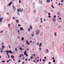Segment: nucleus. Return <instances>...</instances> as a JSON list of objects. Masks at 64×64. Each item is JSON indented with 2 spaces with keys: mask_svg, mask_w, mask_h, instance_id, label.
Returning <instances> with one entry per match:
<instances>
[{
  "mask_svg": "<svg viewBox=\"0 0 64 64\" xmlns=\"http://www.w3.org/2000/svg\"><path fill=\"white\" fill-rule=\"evenodd\" d=\"M61 2H62V3H63L64 2V0H61Z\"/></svg>",
  "mask_w": 64,
  "mask_h": 64,
  "instance_id": "24",
  "label": "nucleus"
},
{
  "mask_svg": "<svg viewBox=\"0 0 64 64\" xmlns=\"http://www.w3.org/2000/svg\"><path fill=\"white\" fill-rule=\"evenodd\" d=\"M46 51H47V52H49V50H47Z\"/></svg>",
  "mask_w": 64,
  "mask_h": 64,
  "instance_id": "41",
  "label": "nucleus"
},
{
  "mask_svg": "<svg viewBox=\"0 0 64 64\" xmlns=\"http://www.w3.org/2000/svg\"><path fill=\"white\" fill-rule=\"evenodd\" d=\"M23 59H25V58H22Z\"/></svg>",
  "mask_w": 64,
  "mask_h": 64,
  "instance_id": "58",
  "label": "nucleus"
},
{
  "mask_svg": "<svg viewBox=\"0 0 64 64\" xmlns=\"http://www.w3.org/2000/svg\"><path fill=\"white\" fill-rule=\"evenodd\" d=\"M18 26H21V25H20V24H19L18 25Z\"/></svg>",
  "mask_w": 64,
  "mask_h": 64,
  "instance_id": "36",
  "label": "nucleus"
},
{
  "mask_svg": "<svg viewBox=\"0 0 64 64\" xmlns=\"http://www.w3.org/2000/svg\"><path fill=\"white\" fill-rule=\"evenodd\" d=\"M2 63H4L5 62V60H3V61H2Z\"/></svg>",
  "mask_w": 64,
  "mask_h": 64,
  "instance_id": "19",
  "label": "nucleus"
},
{
  "mask_svg": "<svg viewBox=\"0 0 64 64\" xmlns=\"http://www.w3.org/2000/svg\"><path fill=\"white\" fill-rule=\"evenodd\" d=\"M31 60L30 59H28V60L29 61H30V60Z\"/></svg>",
  "mask_w": 64,
  "mask_h": 64,
  "instance_id": "60",
  "label": "nucleus"
},
{
  "mask_svg": "<svg viewBox=\"0 0 64 64\" xmlns=\"http://www.w3.org/2000/svg\"><path fill=\"white\" fill-rule=\"evenodd\" d=\"M42 43H40V45H42Z\"/></svg>",
  "mask_w": 64,
  "mask_h": 64,
  "instance_id": "64",
  "label": "nucleus"
},
{
  "mask_svg": "<svg viewBox=\"0 0 64 64\" xmlns=\"http://www.w3.org/2000/svg\"><path fill=\"white\" fill-rule=\"evenodd\" d=\"M44 59H46V57H44Z\"/></svg>",
  "mask_w": 64,
  "mask_h": 64,
  "instance_id": "59",
  "label": "nucleus"
},
{
  "mask_svg": "<svg viewBox=\"0 0 64 64\" xmlns=\"http://www.w3.org/2000/svg\"><path fill=\"white\" fill-rule=\"evenodd\" d=\"M30 43H31V42H32V41L31 40L30 41Z\"/></svg>",
  "mask_w": 64,
  "mask_h": 64,
  "instance_id": "62",
  "label": "nucleus"
},
{
  "mask_svg": "<svg viewBox=\"0 0 64 64\" xmlns=\"http://www.w3.org/2000/svg\"><path fill=\"white\" fill-rule=\"evenodd\" d=\"M2 48H5V46H3V45H2Z\"/></svg>",
  "mask_w": 64,
  "mask_h": 64,
  "instance_id": "26",
  "label": "nucleus"
},
{
  "mask_svg": "<svg viewBox=\"0 0 64 64\" xmlns=\"http://www.w3.org/2000/svg\"><path fill=\"white\" fill-rule=\"evenodd\" d=\"M36 34L37 35H38V34L40 33V30H36Z\"/></svg>",
  "mask_w": 64,
  "mask_h": 64,
  "instance_id": "1",
  "label": "nucleus"
},
{
  "mask_svg": "<svg viewBox=\"0 0 64 64\" xmlns=\"http://www.w3.org/2000/svg\"><path fill=\"white\" fill-rule=\"evenodd\" d=\"M26 57H27V56H28V54H26Z\"/></svg>",
  "mask_w": 64,
  "mask_h": 64,
  "instance_id": "37",
  "label": "nucleus"
},
{
  "mask_svg": "<svg viewBox=\"0 0 64 64\" xmlns=\"http://www.w3.org/2000/svg\"><path fill=\"white\" fill-rule=\"evenodd\" d=\"M21 54H20V56H19V57L20 58L21 57Z\"/></svg>",
  "mask_w": 64,
  "mask_h": 64,
  "instance_id": "55",
  "label": "nucleus"
},
{
  "mask_svg": "<svg viewBox=\"0 0 64 64\" xmlns=\"http://www.w3.org/2000/svg\"><path fill=\"white\" fill-rule=\"evenodd\" d=\"M20 61H21L20 60H19L18 61V62H20Z\"/></svg>",
  "mask_w": 64,
  "mask_h": 64,
  "instance_id": "43",
  "label": "nucleus"
},
{
  "mask_svg": "<svg viewBox=\"0 0 64 64\" xmlns=\"http://www.w3.org/2000/svg\"><path fill=\"white\" fill-rule=\"evenodd\" d=\"M25 60H26V61H27V59L26 58Z\"/></svg>",
  "mask_w": 64,
  "mask_h": 64,
  "instance_id": "54",
  "label": "nucleus"
},
{
  "mask_svg": "<svg viewBox=\"0 0 64 64\" xmlns=\"http://www.w3.org/2000/svg\"><path fill=\"white\" fill-rule=\"evenodd\" d=\"M54 34H55V36H56V33L54 32Z\"/></svg>",
  "mask_w": 64,
  "mask_h": 64,
  "instance_id": "40",
  "label": "nucleus"
},
{
  "mask_svg": "<svg viewBox=\"0 0 64 64\" xmlns=\"http://www.w3.org/2000/svg\"><path fill=\"white\" fill-rule=\"evenodd\" d=\"M39 61V60H37V62H38Z\"/></svg>",
  "mask_w": 64,
  "mask_h": 64,
  "instance_id": "50",
  "label": "nucleus"
},
{
  "mask_svg": "<svg viewBox=\"0 0 64 64\" xmlns=\"http://www.w3.org/2000/svg\"><path fill=\"white\" fill-rule=\"evenodd\" d=\"M24 40V37H22V41H23Z\"/></svg>",
  "mask_w": 64,
  "mask_h": 64,
  "instance_id": "9",
  "label": "nucleus"
},
{
  "mask_svg": "<svg viewBox=\"0 0 64 64\" xmlns=\"http://www.w3.org/2000/svg\"><path fill=\"white\" fill-rule=\"evenodd\" d=\"M23 11V8H22V9L21 8H20V12H22Z\"/></svg>",
  "mask_w": 64,
  "mask_h": 64,
  "instance_id": "4",
  "label": "nucleus"
},
{
  "mask_svg": "<svg viewBox=\"0 0 64 64\" xmlns=\"http://www.w3.org/2000/svg\"><path fill=\"white\" fill-rule=\"evenodd\" d=\"M15 50L16 51H17V48H15Z\"/></svg>",
  "mask_w": 64,
  "mask_h": 64,
  "instance_id": "34",
  "label": "nucleus"
},
{
  "mask_svg": "<svg viewBox=\"0 0 64 64\" xmlns=\"http://www.w3.org/2000/svg\"><path fill=\"white\" fill-rule=\"evenodd\" d=\"M33 61H34V62H35V63H36V62L35 61V60H33Z\"/></svg>",
  "mask_w": 64,
  "mask_h": 64,
  "instance_id": "48",
  "label": "nucleus"
},
{
  "mask_svg": "<svg viewBox=\"0 0 64 64\" xmlns=\"http://www.w3.org/2000/svg\"><path fill=\"white\" fill-rule=\"evenodd\" d=\"M20 50H24V49H22V48L21 47L20 48Z\"/></svg>",
  "mask_w": 64,
  "mask_h": 64,
  "instance_id": "14",
  "label": "nucleus"
},
{
  "mask_svg": "<svg viewBox=\"0 0 64 64\" xmlns=\"http://www.w3.org/2000/svg\"><path fill=\"white\" fill-rule=\"evenodd\" d=\"M11 56V58H12V59H14V58H15V57H14V56Z\"/></svg>",
  "mask_w": 64,
  "mask_h": 64,
  "instance_id": "7",
  "label": "nucleus"
},
{
  "mask_svg": "<svg viewBox=\"0 0 64 64\" xmlns=\"http://www.w3.org/2000/svg\"><path fill=\"white\" fill-rule=\"evenodd\" d=\"M30 28H31V29H32V26H30Z\"/></svg>",
  "mask_w": 64,
  "mask_h": 64,
  "instance_id": "25",
  "label": "nucleus"
},
{
  "mask_svg": "<svg viewBox=\"0 0 64 64\" xmlns=\"http://www.w3.org/2000/svg\"><path fill=\"white\" fill-rule=\"evenodd\" d=\"M20 30H24V29H23V28H20Z\"/></svg>",
  "mask_w": 64,
  "mask_h": 64,
  "instance_id": "10",
  "label": "nucleus"
},
{
  "mask_svg": "<svg viewBox=\"0 0 64 64\" xmlns=\"http://www.w3.org/2000/svg\"><path fill=\"white\" fill-rule=\"evenodd\" d=\"M26 42H27V43H28V40H27L26 41Z\"/></svg>",
  "mask_w": 64,
  "mask_h": 64,
  "instance_id": "49",
  "label": "nucleus"
},
{
  "mask_svg": "<svg viewBox=\"0 0 64 64\" xmlns=\"http://www.w3.org/2000/svg\"><path fill=\"white\" fill-rule=\"evenodd\" d=\"M40 61H42V60H41V58L40 59Z\"/></svg>",
  "mask_w": 64,
  "mask_h": 64,
  "instance_id": "46",
  "label": "nucleus"
},
{
  "mask_svg": "<svg viewBox=\"0 0 64 64\" xmlns=\"http://www.w3.org/2000/svg\"><path fill=\"white\" fill-rule=\"evenodd\" d=\"M4 44V43H2V44H1L2 45H3Z\"/></svg>",
  "mask_w": 64,
  "mask_h": 64,
  "instance_id": "57",
  "label": "nucleus"
},
{
  "mask_svg": "<svg viewBox=\"0 0 64 64\" xmlns=\"http://www.w3.org/2000/svg\"><path fill=\"white\" fill-rule=\"evenodd\" d=\"M19 2L20 3H21L22 2L21 1H20V0L19 1Z\"/></svg>",
  "mask_w": 64,
  "mask_h": 64,
  "instance_id": "31",
  "label": "nucleus"
},
{
  "mask_svg": "<svg viewBox=\"0 0 64 64\" xmlns=\"http://www.w3.org/2000/svg\"><path fill=\"white\" fill-rule=\"evenodd\" d=\"M6 54L7 55H8V53H7Z\"/></svg>",
  "mask_w": 64,
  "mask_h": 64,
  "instance_id": "61",
  "label": "nucleus"
},
{
  "mask_svg": "<svg viewBox=\"0 0 64 64\" xmlns=\"http://www.w3.org/2000/svg\"><path fill=\"white\" fill-rule=\"evenodd\" d=\"M2 19H3V18H0V23L2 21Z\"/></svg>",
  "mask_w": 64,
  "mask_h": 64,
  "instance_id": "2",
  "label": "nucleus"
},
{
  "mask_svg": "<svg viewBox=\"0 0 64 64\" xmlns=\"http://www.w3.org/2000/svg\"><path fill=\"white\" fill-rule=\"evenodd\" d=\"M32 37L34 36V35L32 34Z\"/></svg>",
  "mask_w": 64,
  "mask_h": 64,
  "instance_id": "51",
  "label": "nucleus"
},
{
  "mask_svg": "<svg viewBox=\"0 0 64 64\" xmlns=\"http://www.w3.org/2000/svg\"><path fill=\"white\" fill-rule=\"evenodd\" d=\"M30 59H32V56L30 57Z\"/></svg>",
  "mask_w": 64,
  "mask_h": 64,
  "instance_id": "39",
  "label": "nucleus"
},
{
  "mask_svg": "<svg viewBox=\"0 0 64 64\" xmlns=\"http://www.w3.org/2000/svg\"><path fill=\"white\" fill-rule=\"evenodd\" d=\"M52 21H55V19H52Z\"/></svg>",
  "mask_w": 64,
  "mask_h": 64,
  "instance_id": "18",
  "label": "nucleus"
},
{
  "mask_svg": "<svg viewBox=\"0 0 64 64\" xmlns=\"http://www.w3.org/2000/svg\"><path fill=\"white\" fill-rule=\"evenodd\" d=\"M15 17H13L12 18L14 20V19H15Z\"/></svg>",
  "mask_w": 64,
  "mask_h": 64,
  "instance_id": "35",
  "label": "nucleus"
},
{
  "mask_svg": "<svg viewBox=\"0 0 64 64\" xmlns=\"http://www.w3.org/2000/svg\"><path fill=\"white\" fill-rule=\"evenodd\" d=\"M13 8L14 9H16V7L14 6H12Z\"/></svg>",
  "mask_w": 64,
  "mask_h": 64,
  "instance_id": "6",
  "label": "nucleus"
},
{
  "mask_svg": "<svg viewBox=\"0 0 64 64\" xmlns=\"http://www.w3.org/2000/svg\"><path fill=\"white\" fill-rule=\"evenodd\" d=\"M16 22L17 23H18V22H19V20H16Z\"/></svg>",
  "mask_w": 64,
  "mask_h": 64,
  "instance_id": "13",
  "label": "nucleus"
},
{
  "mask_svg": "<svg viewBox=\"0 0 64 64\" xmlns=\"http://www.w3.org/2000/svg\"><path fill=\"white\" fill-rule=\"evenodd\" d=\"M43 61H44V62H45V60H44V59H43Z\"/></svg>",
  "mask_w": 64,
  "mask_h": 64,
  "instance_id": "33",
  "label": "nucleus"
},
{
  "mask_svg": "<svg viewBox=\"0 0 64 64\" xmlns=\"http://www.w3.org/2000/svg\"><path fill=\"white\" fill-rule=\"evenodd\" d=\"M48 15H50V13H49L48 14Z\"/></svg>",
  "mask_w": 64,
  "mask_h": 64,
  "instance_id": "47",
  "label": "nucleus"
},
{
  "mask_svg": "<svg viewBox=\"0 0 64 64\" xmlns=\"http://www.w3.org/2000/svg\"><path fill=\"white\" fill-rule=\"evenodd\" d=\"M9 52V53H10V54H12V52H11V50H10Z\"/></svg>",
  "mask_w": 64,
  "mask_h": 64,
  "instance_id": "8",
  "label": "nucleus"
},
{
  "mask_svg": "<svg viewBox=\"0 0 64 64\" xmlns=\"http://www.w3.org/2000/svg\"><path fill=\"white\" fill-rule=\"evenodd\" d=\"M8 58H10V56H9V55H8Z\"/></svg>",
  "mask_w": 64,
  "mask_h": 64,
  "instance_id": "32",
  "label": "nucleus"
},
{
  "mask_svg": "<svg viewBox=\"0 0 64 64\" xmlns=\"http://www.w3.org/2000/svg\"><path fill=\"white\" fill-rule=\"evenodd\" d=\"M52 59H53V62H55V58H54V57H52Z\"/></svg>",
  "mask_w": 64,
  "mask_h": 64,
  "instance_id": "5",
  "label": "nucleus"
},
{
  "mask_svg": "<svg viewBox=\"0 0 64 64\" xmlns=\"http://www.w3.org/2000/svg\"><path fill=\"white\" fill-rule=\"evenodd\" d=\"M31 30V29H30V28H29L28 29V31H30Z\"/></svg>",
  "mask_w": 64,
  "mask_h": 64,
  "instance_id": "12",
  "label": "nucleus"
},
{
  "mask_svg": "<svg viewBox=\"0 0 64 64\" xmlns=\"http://www.w3.org/2000/svg\"><path fill=\"white\" fill-rule=\"evenodd\" d=\"M12 2H10V3L9 4V5H11V4H12Z\"/></svg>",
  "mask_w": 64,
  "mask_h": 64,
  "instance_id": "16",
  "label": "nucleus"
},
{
  "mask_svg": "<svg viewBox=\"0 0 64 64\" xmlns=\"http://www.w3.org/2000/svg\"><path fill=\"white\" fill-rule=\"evenodd\" d=\"M49 64H51V62H49L48 63Z\"/></svg>",
  "mask_w": 64,
  "mask_h": 64,
  "instance_id": "42",
  "label": "nucleus"
},
{
  "mask_svg": "<svg viewBox=\"0 0 64 64\" xmlns=\"http://www.w3.org/2000/svg\"><path fill=\"white\" fill-rule=\"evenodd\" d=\"M20 55H21V56H22V57H24V55L23 54H20Z\"/></svg>",
  "mask_w": 64,
  "mask_h": 64,
  "instance_id": "21",
  "label": "nucleus"
},
{
  "mask_svg": "<svg viewBox=\"0 0 64 64\" xmlns=\"http://www.w3.org/2000/svg\"><path fill=\"white\" fill-rule=\"evenodd\" d=\"M18 12H19V11H20V9H18Z\"/></svg>",
  "mask_w": 64,
  "mask_h": 64,
  "instance_id": "17",
  "label": "nucleus"
},
{
  "mask_svg": "<svg viewBox=\"0 0 64 64\" xmlns=\"http://www.w3.org/2000/svg\"><path fill=\"white\" fill-rule=\"evenodd\" d=\"M8 47H9V48H10V49H11V47H10V45L8 46Z\"/></svg>",
  "mask_w": 64,
  "mask_h": 64,
  "instance_id": "30",
  "label": "nucleus"
},
{
  "mask_svg": "<svg viewBox=\"0 0 64 64\" xmlns=\"http://www.w3.org/2000/svg\"><path fill=\"white\" fill-rule=\"evenodd\" d=\"M6 52H7V53H9V51L8 50H7Z\"/></svg>",
  "mask_w": 64,
  "mask_h": 64,
  "instance_id": "23",
  "label": "nucleus"
},
{
  "mask_svg": "<svg viewBox=\"0 0 64 64\" xmlns=\"http://www.w3.org/2000/svg\"><path fill=\"white\" fill-rule=\"evenodd\" d=\"M0 52L1 53H2L3 52H2V50H1L0 51Z\"/></svg>",
  "mask_w": 64,
  "mask_h": 64,
  "instance_id": "52",
  "label": "nucleus"
},
{
  "mask_svg": "<svg viewBox=\"0 0 64 64\" xmlns=\"http://www.w3.org/2000/svg\"><path fill=\"white\" fill-rule=\"evenodd\" d=\"M17 14L18 15H19V12H18L17 13Z\"/></svg>",
  "mask_w": 64,
  "mask_h": 64,
  "instance_id": "20",
  "label": "nucleus"
},
{
  "mask_svg": "<svg viewBox=\"0 0 64 64\" xmlns=\"http://www.w3.org/2000/svg\"><path fill=\"white\" fill-rule=\"evenodd\" d=\"M39 50H40V51H41V50L42 49V47H39Z\"/></svg>",
  "mask_w": 64,
  "mask_h": 64,
  "instance_id": "11",
  "label": "nucleus"
},
{
  "mask_svg": "<svg viewBox=\"0 0 64 64\" xmlns=\"http://www.w3.org/2000/svg\"><path fill=\"white\" fill-rule=\"evenodd\" d=\"M3 49V48H0V50H2V49Z\"/></svg>",
  "mask_w": 64,
  "mask_h": 64,
  "instance_id": "29",
  "label": "nucleus"
},
{
  "mask_svg": "<svg viewBox=\"0 0 64 64\" xmlns=\"http://www.w3.org/2000/svg\"><path fill=\"white\" fill-rule=\"evenodd\" d=\"M51 6H52V7L53 8H54V7H53V5H52Z\"/></svg>",
  "mask_w": 64,
  "mask_h": 64,
  "instance_id": "28",
  "label": "nucleus"
},
{
  "mask_svg": "<svg viewBox=\"0 0 64 64\" xmlns=\"http://www.w3.org/2000/svg\"><path fill=\"white\" fill-rule=\"evenodd\" d=\"M54 18H56V16H54Z\"/></svg>",
  "mask_w": 64,
  "mask_h": 64,
  "instance_id": "56",
  "label": "nucleus"
},
{
  "mask_svg": "<svg viewBox=\"0 0 64 64\" xmlns=\"http://www.w3.org/2000/svg\"><path fill=\"white\" fill-rule=\"evenodd\" d=\"M58 28H61V26H59L58 27Z\"/></svg>",
  "mask_w": 64,
  "mask_h": 64,
  "instance_id": "27",
  "label": "nucleus"
},
{
  "mask_svg": "<svg viewBox=\"0 0 64 64\" xmlns=\"http://www.w3.org/2000/svg\"><path fill=\"white\" fill-rule=\"evenodd\" d=\"M26 44H28V45H29V44H30V43H29V42H28V43H27Z\"/></svg>",
  "mask_w": 64,
  "mask_h": 64,
  "instance_id": "22",
  "label": "nucleus"
},
{
  "mask_svg": "<svg viewBox=\"0 0 64 64\" xmlns=\"http://www.w3.org/2000/svg\"><path fill=\"white\" fill-rule=\"evenodd\" d=\"M22 64H24V62H22Z\"/></svg>",
  "mask_w": 64,
  "mask_h": 64,
  "instance_id": "45",
  "label": "nucleus"
},
{
  "mask_svg": "<svg viewBox=\"0 0 64 64\" xmlns=\"http://www.w3.org/2000/svg\"><path fill=\"white\" fill-rule=\"evenodd\" d=\"M46 2H48V3H49V2L50 1V0H47L46 1Z\"/></svg>",
  "mask_w": 64,
  "mask_h": 64,
  "instance_id": "15",
  "label": "nucleus"
},
{
  "mask_svg": "<svg viewBox=\"0 0 64 64\" xmlns=\"http://www.w3.org/2000/svg\"><path fill=\"white\" fill-rule=\"evenodd\" d=\"M39 43L37 44L38 45H39Z\"/></svg>",
  "mask_w": 64,
  "mask_h": 64,
  "instance_id": "63",
  "label": "nucleus"
},
{
  "mask_svg": "<svg viewBox=\"0 0 64 64\" xmlns=\"http://www.w3.org/2000/svg\"><path fill=\"white\" fill-rule=\"evenodd\" d=\"M39 47H41V44H40L39 45Z\"/></svg>",
  "mask_w": 64,
  "mask_h": 64,
  "instance_id": "44",
  "label": "nucleus"
},
{
  "mask_svg": "<svg viewBox=\"0 0 64 64\" xmlns=\"http://www.w3.org/2000/svg\"><path fill=\"white\" fill-rule=\"evenodd\" d=\"M58 14H60V12H58Z\"/></svg>",
  "mask_w": 64,
  "mask_h": 64,
  "instance_id": "38",
  "label": "nucleus"
},
{
  "mask_svg": "<svg viewBox=\"0 0 64 64\" xmlns=\"http://www.w3.org/2000/svg\"><path fill=\"white\" fill-rule=\"evenodd\" d=\"M7 62H9V60H7Z\"/></svg>",
  "mask_w": 64,
  "mask_h": 64,
  "instance_id": "53",
  "label": "nucleus"
},
{
  "mask_svg": "<svg viewBox=\"0 0 64 64\" xmlns=\"http://www.w3.org/2000/svg\"><path fill=\"white\" fill-rule=\"evenodd\" d=\"M26 52H27L26 50L24 52V54L25 55H26V54H27V53H26Z\"/></svg>",
  "mask_w": 64,
  "mask_h": 64,
  "instance_id": "3",
  "label": "nucleus"
}]
</instances>
